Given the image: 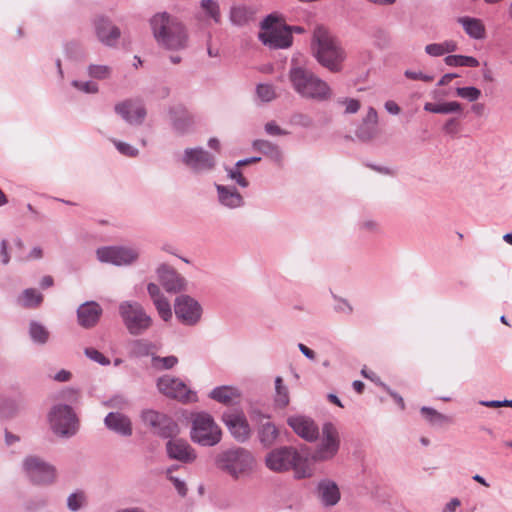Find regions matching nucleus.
<instances>
[{
    "label": "nucleus",
    "instance_id": "f257e3e1",
    "mask_svg": "<svg viewBox=\"0 0 512 512\" xmlns=\"http://www.w3.org/2000/svg\"><path fill=\"white\" fill-rule=\"evenodd\" d=\"M311 49L313 56L321 66L333 73L342 70L346 52L340 42L324 26L315 27Z\"/></svg>",
    "mask_w": 512,
    "mask_h": 512
},
{
    "label": "nucleus",
    "instance_id": "f03ea898",
    "mask_svg": "<svg viewBox=\"0 0 512 512\" xmlns=\"http://www.w3.org/2000/svg\"><path fill=\"white\" fill-rule=\"evenodd\" d=\"M150 26L156 42L167 50H182L188 46V32L185 25L167 12L156 13L150 19Z\"/></svg>",
    "mask_w": 512,
    "mask_h": 512
},
{
    "label": "nucleus",
    "instance_id": "7ed1b4c3",
    "mask_svg": "<svg viewBox=\"0 0 512 512\" xmlns=\"http://www.w3.org/2000/svg\"><path fill=\"white\" fill-rule=\"evenodd\" d=\"M254 454L247 448L233 446L218 452L214 458L215 467L233 480L250 475L255 467Z\"/></svg>",
    "mask_w": 512,
    "mask_h": 512
},
{
    "label": "nucleus",
    "instance_id": "20e7f679",
    "mask_svg": "<svg viewBox=\"0 0 512 512\" xmlns=\"http://www.w3.org/2000/svg\"><path fill=\"white\" fill-rule=\"evenodd\" d=\"M288 76L293 89L303 98L321 102L331 96L329 85L307 68L293 66Z\"/></svg>",
    "mask_w": 512,
    "mask_h": 512
},
{
    "label": "nucleus",
    "instance_id": "39448f33",
    "mask_svg": "<svg viewBox=\"0 0 512 512\" xmlns=\"http://www.w3.org/2000/svg\"><path fill=\"white\" fill-rule=\"evenodd\" d=\"M259 40L270 49H286L292 45V28L276 14H269L260 24Z\"/></svg>",
    "mask_w": 512,
    "mask_h": 512
},
{
    "label": "nucleus",
    "instance_id": "423d86ee",
    "mask_svg": "<svg viewBox=\"0 0 512 512\" xmlns=\"http://www.w3.org/2000/svg\"><path fill=\"white\" fill-rule=\"evenodd\" d=\"M118 313L124 327L132 336H141L153 326L151 315L138 301L125 300L120 302Z\"/></svg>",
    "mask_w": 512,
    "mask_h": 512
},
{
    "label": "nucleus",
    "instance_id": "0eeeda50",
    "mask_svg": "<svg viewBox=\"0 0 512 512\" xmlns=\"http://www.w3.org/2000/svg\"><path fill=\"white\" fill-rule=\"evenodd\" d=\"M190 437L203 447H213L220 443L222 430L210 414L199 412L193 415Z\"/></svg>",
    "mask_w": 512,
    "mask_h": 512
},
{
    "label": "nucleus",
    "instance_id": "6e6552de",
    "mask_svg": "<svg viewBox=\"0 0 512 512\" xmlns=\"http://www.w3.org/2000/svg\"><path fill=\"white\" fill-rule=\"evenodd\" d=\"M51 429L62 437H71L79 429V422L72 407L66 404L54 405L48 415Z\"/></svg>",
    "mask_w": 512,
    "mask_h": 512
},
{
    "label": "nucleus",
    "instance_id": "1a4fd4ad",
    "mask_svg": "<svg viewBox=\"0 0 512 512\" xmlns=\"http://www.w3.org/2000/svg\"><path fill=\"white\" fill-rule=\"evenodd\" d=\"M22 466L34 485H51L56 480V468L38 456L25 457Z\"/></svg>",
    "mask_w": 512,
    "mask_h": 512
},
{
    "label": "nucleus",
    "instance_id": "9d476101",
    "mask_svg": "<svg viewBox=\"0 0 512 512\" xmlns=\"http://www.w3.org/2000/svg\"><path fill=\"white\" fill-rule=\"evenodd\" d=\"M97 259L102 263L115 266H130L135 264L140 256V250L133 246H107L96 250Z\"/></svg>",
    "mask_w": 512,
    "mask_h": 512
},
{
    "label": "nucleus",
    "instance_id": "9b49d317",
    "mask_svg": "<svg viewBox=\"0 0 512 512\" xmlns=\"http://www.w3.org/2000/svg\"><path fill=\"white\" fill-rule=\"evenodd\" d=\"M140 417L142 422L161 438H174L180 432L177 422L164 413L153 409H145L141 412Z\"/></svg>",
    "mask_w": 512,
    "mask_h": 512
},
{
    "label": "nucleus",
    "instance_id": "f8f14e48",
    "mask_svg": "<svg viewBox=\"0 0 512 512\" xmlns=\"http://www.w3.org/2000/svg\"><path fill=\"white\" fill-rule=\"evenodd\" d=\"M340 448V436L338 429L331 422L322 426V437L317 448L312 454L314 461H328L334 458Z\"/></svg>",
    "mask_w": 512,
    "mask_h": 512
},
{
    "label": "nucleus",
    "instance_id": "ddd939ff",
    "mask_svg": "<svg viewBox=\"0 0 512 512\" xmlns=\"http://www.w3.org/2000/svg\"><path fill=\"white\" fill-rule=\"evenodd\" d=\"M174 312L176 318L183 325L195 326L202 317V307L200 303L189 295L182 294L175 298Z\"/></svg>",
    "mask_w": 512,
    "mask_h": 512
},
{
    "label": "nucleus",
    "instance_id": "4468645a",
    "mask_svg": "<svg viewBox=\"0 0 512 512\" xmlns=\"http://www.w3.org/2000/svg\"><path fill=\"white\" fill-rule=\"evenodd\" d=\"M300 458L299 452L292 446H282L272 449L265 456L266 467L273 472H286L292 469Z\"/></svg>",
    "mask_w": 512,
    "mask_h": 512
},
{
    "label": "nucleus",
    "instance_id": "2eb2a0df",
    "mask_svg": "<svg viewBox=\"0 0 512 512\" xmlns=\"http://www.w3.org/2000/svg\"><path fill=\"white\" fill-rule=\"evenodd\" d=\"M93 27L98 41L106 47L117 48L122 32L112 19L103 14H97L93 18Z\"/></svg>",
    "mask_w": 512,
    "mask_h": 512
},
{
    "label": "nucleus",
    "instance_id": "dca6fc26",
    "mask_svg": "<svg viewBox=\"0 0 512 512\" xmlns=\"http://www.w3.org/2000/svg\"><path fill=\"white\" fill-rule=\"evenodd\" d=\"M182 163L193 173L202 174L214 169L215 156L202 147L186 148L183 152Z\"/></svg>",
    "mask_w": 512,
    "mask_h": 512
},
{
    "label": "nucleus",
    "instance_id": "f3484780",
    "mask_svg": "<svg viewBox=\"0 0 512 512\" xmlns=\"http://www.w3.org/2000/svg\"><path fill=\"white\" fill-rule=\"evenodd\" d=\"M222 421L238 443H245L251 437V428L243 412H225Z\"/></svg>",
    "mask_w": 512,
    "mask_h": 512
},
{
    "label": "nucleus",
    "instance_id": "a211bd4d",
    "mask_svg": "<svg viewBox=\"0 0 512 512\" xmlns=\"http://www.w3.org/2000/svg\"><path fill=\"white\" fill-rule=\"evenodd\" d=\"M158 280L168 293H180L187 290V280L172 266L162 263L156 269Z\"/></svg>",
    "mask_w": 512,
    "mask_h": 512
},
{
    "label": "nucleus",
    "instance_id": "6ab92c4d",
    "mask_svg": "<svg viewBox=\"0 0 512 512\" xmlns=\"http://www.w3.org/2000/svg\"><path fill=\"white\" fill-rule=\"evenodd\" d=\"M157 388L160 393L168 398L176 399L182 402L190 401L191 391L186 384L177 377L163 375L157 380Z\"/></svg>",
    "mask_w": 512,
    "mask_h": 512
},
{
    "label": "nucleus",
    "instance_id": "aec40b11",
    "mask_svg": "<svg viewBox=\"0 0 512 512\" xmlns=\"http://www.w3.org/2000/svg\"><path fill=\"white\" fill-rule=\"evenodd\" d=\"M287 424L295 434L307 442H315L319 438L318 425L310 417L293 415L287 418Z\"/></svg>",
    "mask_w": 512,
    "mask_h": 512
},
{
    "label": "nucleus",
    "instance_id": "412c9836",
    "mask_svg": "<svg viewBox=\"0 0 512 512\" xmlns=\"http://www.w3.org/2000/svg\"><path fill=\"white\" fill-rule=\"evenodd\" d=\"M166 451L169 458L183 463H191L196 459V453L188 442L176 437L166 443Z\"/></svg>",
    "mask_w": 512,
    "mask_h": 512
},
{
    "label": "nucleus",
    "instance_id": "4be33fe9",
    "mask_svg": "<svg viewBox=\"0 0 512 512\" xmlns=\"http://www.w3.org/2000/svg\"><path fill=\"white\" fill-rule=\"evenodd\" d=\"M102 313L103 309L97 302L87 301L77 309L78 324L85 329H90L96 326Z\"/></svg>",
    "mask_w": 512,
    "mask_h": 512
},
{
    "label": "nucleus",
    "instance_id": "5701e85b",
    "mask_svg": "<svg viewBox=\"0 0 512 512\" xmlns=\"http://www.w3.org/2000/svg\"><path fill=\"white\" fill-rule=\"evenodd\" d=\"M169 117L173 129L179 134L189 132L194 125L193 115L182 105L170 107Z\"/></svg>",
    "mask_w": 512,
    "mask_h": 512
},
{
    "label": "nucleus",
    "instance_id": "b1692460",
    "mask_svg": "<svg viewBox=\"0 0 512 512\" xmlns=\"http://www.w3.org/2000/svg\"><path fill=\"white\" fill-rule=\"evenodd\" d=\"M316 491L317 497L324 507L335 506L341 498L337 483L330 479L320 480Z\"/></svg>",
    "mask_w": 512,
    "mask_h": 512
},
{
    "label": "nucleus",
    "instance_id": "393cba45",
    "mask_svg": "<svg viewBox=\"0 0 512 512\" xmlns=\"http://www.w3.org/2000/svg\"><path fill=\"white\" fill-rule=\"evenodd\" d=\"M105 426L118 435L129 437L132 435V422L130 418L119 412H110L104 419Z\"/></svg>",
    "mask_w": 512,
    "mask_h": 512
},
{
    "label": "nucleus",
    "instance_id": "a878e982",
    "mask_svg": "<svg viewBox=\"0 0 512 512\" xmlns=\"http://www.w3.org/2000/svg\"><path fill=\"white\" fill-rule=\"evenodd\" d=\"M265 421H261L257 427V439L263 448H271L279 439L280 431L276 425L269 420L268 416H263Z\"/></svg>",
    "mask_w": 512,
    "mask_h": 512
},
{
    "label": "nucleus",
    "instance_id": "bb28decb",
    "mask_svg": "<svg viewBox=\"0 0 512 512\" xmlns=\"http://www.w3.org/2000/svg\"><path fill=\"white\" fill-rule=\"evenodd\" d=\"M115 112L119 114L127 123L140 125L146 117V109L138 106L133 109L131 101H123L115 105Z\"/></svg>",
    "mask_w": 512,
    "mask_h": 512
},
{
    "label": "nucleus",
    "instance_id": "cd10ccee",
    "mask_svg": "<svg viewBox=\"0 0 512 512\" xmlns=\"http://www.w3.org/2000/svg\"><path fill=\"white\" fill-rule=\"evenodd\" d=\"M219 203L229 209L243 207L245 202L243 196L235 187L216 184Z\"/></svg>",
    "mask_w": 512,
    "mask_h": 512
},
{
    "label": "nucleus",
    "instance_id": "c85d7f7f",
    "mask_svg": "<svg viewBox=\"0 0 512 512\" xmlns=\"http://www.w3.org/2000/svg\"><path fill=\"white\" fill-rule=\"evenodd\" d=\"M457 22L463 27L465 33L472 39L480 40L486 36V29L482 20L469 16L459 17Z\"/></svg>",
    "mask_w": 512,
    "mask_h": 512
},
{
    "label": "nucleus",
    "instance_id": "c756f323",
    "mask_svg": "<svg viewBox=\"0 0 512 512\" xmlns=\"http://www.w3.org/2000/svg\"><path fill=\"white\" fill-rule=\"evenodd\" d=\"M128 348L129 354L133 357L142 358L151 356L152 359L157 350V345L148 339L139 338L131 340L128 343Z\"/></svg>",
    "mask_w": 512,
    "mask_h": 512
},
{
    "label": "nucleus",
    "instance_id": "7c9ffc66",
    "mask_svg": "<svg viewBox=\"0 0 512 512\" xmlns=\"http://www.w3.org/2000/svg\"><path fill=\"white\" fill-rule=\"evenodd\" d=\"M252 147L277 164H281L283 161V153L279 146L268 140L257 139L253 141Z\"/></svg>",
    "mask_w": 512,
    "mask_h": 512
},
{
    "label": "nucleus",
    "instance_id": "2f4dec72",
    "mask_svg": "<svg viewBox=\"0 0 512 512\" xmlns=\"http://www.w3.org/2000/svg\"><path fill=\"white\" fill-rule=\"evenodd\" d=\"M255 10L247 5H237L230 9V21L235 26H245L253 21Z\"/></svg>",
    "mask_w": 512,
    "mask_h": 512
},
{
    "label": "nucleus",
    "instance_id": "473e14b6",
    "mask_svg": "<svg viewBox=\"0 0 512 512\" xmlns=\"http://www.w3.org/2000/svg\"><path fill=\"white\" fill-rule=\"evenodd\" d=\"M240 396L239 391L231 386L215 387L210 393L209 397L221 404L229 405L235 398Z\"/></svg>",
    "mask_w": 512,
    "mask_h": 512
},
{
    "label": "nucleus",
    "instance_id": "72a5a7b5",
    "mask_svg": "<svg viewBox=\"0 0 512 512\" xmlns=\"http://www.w3.org/2000/svg\"><path fill=\"white\" fill-rule=\"evenodd\" d=\"M43 301V295L36 289L27 288L17 298V303L24 308H36Z\"/></svg>",
    "mask_w": 512,
    "mask_h": 512
},
{
    "label": "nucleus",
    "instance_id": "f704fd0d",
    "mask_svg": "<svg viewBox=\"0 0 512 512\" xmlns=\"http://www.w3.org/2000/svg\"><path fill=\"white\" fill-rule=\"evenodd\" d=\"M420 413L423 418L432 426L440 427L451 422V418L449 416L444 415L431 407H421Z\"/></svg>",
    "mask_w": 512,
    "mask_h": 512
},
{
    "label": "nucleus",
    "instance_id": "c9c22d12",
    "mask_svg": "<svg viewBox=\"0 0 512 512\" xmlns=\"http://www.w3.org/2000/svg\"><path fill=\"white\" fill-rule=\"evenodd\" d=\"M424 110L437 114H449L460 112L462 110V107L461 104L456 101L446 102L442 104L426 103L424 105Z\"/></svg>",
    "mask_w": 512,
    "mask_h": 512
},
{
    "label": "nucleus",
    "instance_id": "e433bc0d",
    "mask_svg": "<svg viewBox=\"0 0 512 512\" xmlns=\"http://www.w3.org/2000/svg\"><path fill=\"white\" fill-rule=\"evenodd\" d=\"M275 405L278 408H285L289 404V391L283 384V379L280 376L275 378Z\"/></svg>",
    "mask_w": 512,
    "mask_h": 512
},
{
    "label": "nucleus",
    "instance_id": "4c0bfd02",
    "mask_svg": "<svg viewBox=\"0 0 512 512\" xmlns=\"http://www.w3.org/2000/svg\"><path fill=\"white\" fill-rule=\"evenodd\" d=\"M64 54L68 60L82 62L86 59L84 48L77 42H68L64 45Z\"/></svg>",
    "mask_w": 512,
    "mask_h": 512
},
{
    "label": "nucleus",
    "instance_id": "58836bf2",
    "mask_svg": "<svg viewBox=\"0 0 512 512\" xmlns=\"http://www.w3.org/2000/svg\"><path fill=\"white\" fill-rule=\"evenodd\" d=\"M446 65L453 67H477L479 66V61L472 56H464V55H448L444 59Z\"/></svg>",
    "mask_w": 512,
    "mask_h": 512
},
{
    "label": "nucleus",
    "instance_id": "ea45409f",
    "mask_svg": "<svg viewBox=\"0 0 512 512\" xmlns=\"http://www.w3.org/2000/svg\"><path fill=\"white\" fill-rule=\"evenodd\" d=\"M29 335L33 342L38 344H45L49 339L48 330L39 322L31 321L29 325Z\"/></svg>",
    "mask_w": 512,
    "mask_h": 512
},
{
    "label": "nucleus",
    "instance_id": "a19ab883",
    "mask_svg": "<svg viewBox=\"0 0 512 512\" xmlns=\"http://www.w3.org/2000/svg\"><path fill=\"white\" fill-rule=\"evenodd\" d=\"M87 503V497L84 491L77 490L71 493L67 498V508L72 512H77Z\"/></svg>",
    "mask_w": 512,
    "mask_h": 512
},
{
    "label": "nucleus",
    "instance_id": "79ce46f5",
    "mask_svg": "<svg viewBox=\"0 0 512 512\" xmlns=\"http://www.w3.org/2000/svg\"><path fill=\"white\" fill-rule=\"evenodd\" d=\"M89 77L97 80L109 79L112 74V68L108 65L90 64L87 67Z\"/></svg>",
    "mask_w": 512,
    "mask_h": 512
},
{
    "label": "nucleus",
    "instance_id": "37998d69",
    "mask_svg": "<svg viewBox=\"0 0 512 512\" xmlns=\"http://www.w3.org/2000/svg\"><path fill=\"white\" fill-rule=\"evenodd\" d=\"M152 367L156 370H169L178 364V358L174 355L160 357L154 355L152 360Z\"/></svg>",
    "mask_w": 512,
    "mask_h": 512
},
{
    "label": "nucleus",
    "instance_id": "c03bdc74",
    "mask_svg": "<svg viewBox=\"0 0 512 512\" xmlns=\"http://www.w3.org/2000/svg\"><path fill=\"white\" fill-rule=\"evenodd\" d=\"M200 7L207 16L212 18L215 23H219L221 19L220 7L215 0H201Z\"/></svg>",
    "mask_w": 512,
    "mask_h": 512
},
{
    "label": "nucleus",
    "instance_id": "a18cd8bd",
    "mask_svg": "<svg viewBox=\"0 0 512 512\" xmlns=\"http://www.w3.org/2000/svg\"><path fill=\"white\" fill-rule=\"evenodd\" d=\"M160 318L168 322L172 318V309L169 300L166 296L161 297L153 303Z\"/></svg>",
    "mask_w": 512,
    "mask_h": 512
},
{
    "label": "nucleus",
    "instance_id": "49530a36",
    "mask_svg": "<svg viewBox=\"0 0 512 512\" xmlns=\"http://www.w3.org/2000/svg\"><path fill=\"white\" fill-rule=\"evenodd\" d=\"M17 411L16 402L13 399L0 397V418H11Z\"/></svg>",
    "mask_w": 512,
    "mask_h": 512
},
{
    "label": "nucleus",
    "instance_id": "de8ad7c7",
    "mask_svg": "<svg viewBox=\"0 0 512 512\" xmlns=\"http://www.w3.org/2000/svg\"><path fill=\"white\" fill-rule=\"evenodd\" d=\"M292 469L294 470L295 476L298 479L312 476V469L310 468L307 460L304 459L301 455L300 458L296 461L295 465L292 466Z\"/></svg>",
    "mask_w": 512,
    "mask_h": 512
},
{
    "label": "nucleus",
    "instance_id": "09e8293b",
    "mask_svg": "<svg viewBox=\"0 0 512 512\" xmlns=\"http://www.w3.org/2000/svg\"><path fill=\"white\" fill-rule=\"evenodd\" d=\"M456 93L459 97L467 99L470 102L478 100L481 96V91L474 86L458 87Z\"/></svg>",
    "mask_w": 512,
    "mask_h": 512
},
{
    "label": "nucleus",
    "instance_id": "8fccbe9b",
    "mask_svg": "<svg viewBox=\"0 0 512 512\" xmlns=\"http://www.w3.org/2000/svg\"><path fill=\"white\" fill-rule=\"evenodd\" d=\"M71 85L86 94H96L99 92V86L97 83L92 81H79V80H73L71 82Z\"/></svg>",
    "mask_w": 512,
    "mask_h": 512
},
{
    "label": "nucleus",
    "instance_id": "3c124183",
    "mask_svg": "<svg viewBox=\"0 0 512 512\" xmlns=\"http://www.w3.org/2000/svg\"><path fill=\"white\" fill-rule=\"evenodd\" d=\"M257 96L264 102H270L276 97L275 89L270 84H259L256 88Z\"/></svg>",
    "mask_w": 512,
    "mask_h": 512
},
{
    "label": "nucleus",
    "instance_id": "603ef678",
    "mask_svg": "<svg viewBox=\"0 0 512 512\" xmlns=\"http://www.w3.org/2000/svg\"><path fill=\"white\" fill-rule=\"evenodd\" d=\"M113 144L115 145L116 149L124 156L127 157H136L139 154V150L132 145L122 142L116 139L112 140Z\"/></svg>",
    "mask_w": 512,
    "mask_h": 512
},
{
    "label": "nucleus",
    "instance_id": "864d4df0",
    "mask_svg": "<svg viewBox=\"0 0 512 512\" xmlns=\"http://www.w3.org/2000/svg\"><path fill=\"white\" fill-rule=\"evenodd\" d=\"M241 167H237L236 165L233 168H225L228 177L231 180H234L239 186L246 188L249 185L248 180L242 175L240 171Z\"/></svg>",
    "mask_w": 512,
    "mask_h": 512
},
{
    "label": "nucleus",
    "instance_id": "5fc2aeb1",
    "mask_svg": "<svg viewBox=\"0 0 512 512\" xmlns=\"http://www.w3.org/2000/svg\"><path fill=\"white\" fill-rule=\"evenodd\" d=\"M84 353L90 360L102 366H107L110 364V360L95 348H86Z\"/></svg>",
    "mask_w": 512,
    "mask_h": 512
},
{
    "label": "nucleus",
    "instance_id": "6e6d98bb",
    "mask_svg": "<svg viewBox=\"0 0 512 512\" xmlns=\"http://www.w3.org/2000/svg\"><path fill=\"white\" fill-rule=\"evenodd\" d=\"M376 133V127L363 123L357 130L356 136L361 141L371 140Z\"/></svg>",
    "mask_w": 512,
    "mask_h": 512
},
{
    "label": "nucleus",
    "instance_id": "4d7b16f0",
    "mask_svg": "<svg viewBox=\"0 0 512 512\" xmlns=\"http://www.w3.org/2000/svg\"><path fill=\"white\" fill-rule=\"evenodd\" d=\"M291 122L294 125H298L304 128H309L313 124L312 118L304 113H295L294 115H292Z\"/></svg>",
    "mask_w": 512,
    "mask_h": 512
},
{
    "label": "nucleus",
    "instance_id": "13d9d810",
    "mask_svg": "<svg viewBox=\"0 0 512 512\" xmlns=\"http://www.w3.org/2000/svg\"><path fill=\"white\" fill-rule=\"evenodd\" d=\"M264 129L265 132L271 136H283L289 134L288 131L282 129L274 121L267 122Z\"/></svg>",
    "mask_w": 512,
    "mask_h": 512
},
{
    "label": "nucleus",
    "instance_id": "bf43d9fd",
    "mask_svg": "<svg viewBox=\"0 0 512 512\" xmlns=\"http://www.w3.org/2000/svg\"><path fill=\"white\" fill-rule=\"evenodd\" d=\"M404 75L411 80H420L424 82H431L434 79V76L427 75L422 73L421 71H412V70H406L404 72Z\"/></svg>",
    "mask_w": 512,
    "mask_h": 512
},
{
    "label": "nucleus",
    "instance_id": "052dcab7",
    "mask_svg": "<svg viewBox=\"0 0 512 512\" xmlns=\"http://www.w3.org/2000/svg\"><path fill=\"white\" fill-rule=\"evenodd\" d=\"M147 292H148V295H149L152 303H154L161 297L165 296L164 293L162 292V290L160 289L159 285L152 283V282L147 284Z\"/></svg>",
    "mask_w": 512,
    "mask_h": 512
},
{
    "label": "nucleus",
    "instance_id": "680f3d73",
    "mask_svg": "<svg viewBox=\"0 0 512 512\" xmlns=\"http://www.w3.org/2000/svg\"><path fill=\"white\" fill-rule=\"evenodd\" d=\"M335 300L338 301V304L335 306V311L342 312L345 314H351L353 312V307L348 302L347 299L334 296Z\"/></svg>",
    "mask_w": 512,
    "mask_h": 512
},
{
    "label": "nucleus",
    "instance_id": "e2e57ef3",
    "mask_svg": "<svg viewBox=\"0 0 512 512\" xmlns=\"http://www.w3.org/2000/svg\"><path fill=\"white\" fill-rule=\"evenodd\" d=\"M425 52L430 56L438 57L444 55V50L441 46V43H432L428 44L425 47Z\"/></svg>",
    "mask_w": 512,
    "mask_h": 512
},
{
    "label": "nucleus",
    "instance_id": "0e129e2a",
    "mask_svg": "<svg viewBox=\"0 0 512 512\" xmlns=\"http://www.w3.org/2000/svg\"><path fill=\"white\" fill-rule=\"evenodd\" d=\"M359 226L360 229L370 233H377L379 231L378 223L372 219H366L362 221Z\"/></svg>",
    "mask_w": 512,
    "mask_h": 512
},
{
    "label": "nucleus",
    "instance_id": "69168bd1",
    "mask_svg": "<svg viewBox=\"0 0 512 512\" xmlns=\"http://www.w3.org/2000/svg\"><path fill=\"white\" fill-rule=\"evenodd\" d=\"M342 103L346 105L345 112L349 114L356 113L360 108V102L356 99H345Z\"/></svg>",
    "mask_w": 512,
    "mask_h": 512
},
{
    "label": "nucleus",
    "instance_id": "338daca9",
    "mask_svg": "<svg viewBox=\"0 0 512 512\" xmlns=\"http://www.w3.org/2000/svg\"><path fill=\"white\" fill-rule=\"evenodd\" d=\"M377 120H378V116H377L376 110L374 108L370 107L366 117L363 120V123L376 127Z\"/></svg>",
    "mask_w": 512,
    "mask_h": 512
},
{
    "label": "nucleus",
    "instance_id": "774afa93",
    "mask_svg": "<svg viewBox=\"0 0 512 512\" xmlns=\"http://www.w3.org/2000/svg\"><path fill=\"white\" fill-rule=\"evenodd\" d=\"M459 124L455 118L449 119L444 125V131L448 134H456L458 132Z\"/></svg>",
    "mask_w": 512,
    "mask_h": 512
}]
</instances>
